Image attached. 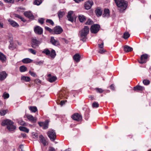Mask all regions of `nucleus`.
<instances>
[{"instance_id":"f257e3e1","label":"nucleus","mask_w":151,"mask_h":151,"mask_svg":"<svg viewBox=\"0 0 151 151\" xmlns=\"http://www.w3.org/2000/svg\"><path fill=\"white\" fill-rule=\"evenodd\" d=\"M89 31V28L87 26H84L83 28L79 32L80 38L81 40L84 42L87 39V36Z\"/></svg>"},{"instance_id":"f03ea898","label":"nucleus","mask_w":151,"mask_h":151,"mask_svg":"<svg viewBox=\"0 0 151 151\" xmlns=\"http://www.w3.org/2000/svg\"><path fill=\"white\" fill-rule=\"evenodd\" d=\"M119 10L122 12L125 10L127 6V2L124 0H114Z\"/></svg>"},{"instance_id":"7ed1b4c3","label":"nucleus","mask_w":151,"mask_h":151,"mask_svg":"<svg viewBox=\"0 0 151 151\" xmlns=\"http://www.w3.org/2000/svg\"><path fill=\"white\" fill-rule=\"evenodd\" d=\"M1 124L3 126L6 125L7 128L10 131H13L16 128V127L14 125V122L11 120L7 119L3 121Z\"/></svg>"},{"instance_id":"20e7f679","label":"nucleus","mask_w":151,"mask_h":151,"mask_svg":"<svg viewBox=\"0 0 151 151\" xmlns=\"http://www.w3.org/2000/svg\"><path fill=\"white\" fill-rule=\"evenodd\" d=\"M48 137L52 141L55 139L56 134L55 130L52 129H50L47 133Z\"/></svg>"},{"instance_id":"39448f33","label":"nucleus","mask_w":151,"mask_h":151,"mask_svg":"<svg viewBox=\"0 0 151 151\" xmlns=\"http://www.w3.org/2000/svg\"><path fill=\"white\" fill-rule=\"evenodd\" d=\"M41 43V42L35 38H32L31 46L34 48L38 47Z\"/></svg>"},{"instance_id":"423d86ee","label":"nucleus","mask_w":151,"mask_h":151,"mask_svg":"<svg viewBox=\"0 0 151 151\" xmlns=\"http://www.w3.org/2000/svg\"><path fill=\"white\" fill-rule=\"evenodd\" d=\"M100 28V26L99 25L94 24L90 28L91 32L93 33H96L99 30Z\"/></svg>"},{"instance_id":"0eeeda50","label":"nucleus","mask_w":151,"mask_h":151,"mask_svg":"<svg viewBox=\"0 0 151 151\" xmlns=\"http://www.w3.org/2000/svg\"><path fill=\"white\" fill-rule=\"evenodd\" d=\"M26 117L32 123H35L37 122V118L36 117H33L32 115L29 114H26L25 115Z\"/></svg>"},{"instance_id":"6e6552de","label":"nucleus","mask_w":151,"mask_h":151,"mask_svg":"<svg viewBox=\"0 0 151 151\" xmlns=\"http://www.w3.org/2000/svg\"><path fill=\"white\" fill-rule=\"evenodd\" d=\"M49 122L48 120H47L44 122H38V124L39 126L42 127L43 129H46L48 128Z\"/></svg>"},{"instance_id":"1a4fd4ad","label":"nucleus","mask_w":151,"mask_h":151,"mask_svg":"<svg viewBox=\"0 0 151 151\" xmlns=\"http://www.w3.org/2000/svg\"><path fill=\"white\" fill-rule=\"evenodd\" d=\"M73 119L77 121L81 120L82 119V116L78 113H75L71 116Z\"/></svg>"},{"instance_id":"9d476101","label":"nucleus","mask_w":151,"mask_h":151,"mask_svg":"<svg viewBox=\"0 0 151 151\" xmlns=\"http://www.w3.org/2000/svg\"><path fill=\"white\" fill-rule=\"evenodd\" d=\"M63 31V29L60 26H56L53 29V32L56 34H59Z\"/></svg>"},{"instance_id":"9b49d317","label":"nucleus","mask_w":151,"mask_h":151,"mask_svg":"<svg viewBox=\"0 0 151 151\" xmlns=\"http://www.w3.org/2000/svg\"><path fill=\"white\" fill-rule=\"evenodd\" d=\"M34 31L35 33L38 35H41L43 32L42 29L40 26H37L34 28Z\"/></svg>"},{"instance_id":"f8f14e48","label":"nucleus","mask_w":151,"mask_h":151,"mask_svg":"<svg viewBox=\"0 0 151 151\" xmlns=\"http://www.w3.org/2000/svg\"><path fill=\"white\" fill-rule=\"evenodd\" d=\"M93 4V2L92 1H88L85 4V7L86 9L88 10L91 7Z\"/></svg>"},{"instance_id":"ddd939ff","label":"nucleus","mask_w":151,"mask_h":151,"mask_svg":"<svg viewBox=\"0 0 151 151\" xmlns=\"http://www.w3.org/2000/svg\"><path fill=\"white\" fill-rule=\"evenodd\" d=\"M39 138L40 142L42 143L45 146L48 145V142L46 141L42 135H40Z\"/></svg>"},{"instance_id":"4468645a","label":"nucleus","mask_w":151,"mask_h":151,"mask_svg":"<svg viewBox=\"0 0 151 151\" xmlns=\"http://www.w3.org/2000/svg\"><path fill=\"white\" fill-rule=\"evenodd\" d=\"M24 15L29 19H33L34 18V16L30 11H26L24 12Z\"/></svg>"},{"instance_id":"2eb2a0df","label":"nucleus","mask_w":151,"mask_h":151,"mask_svg":"<svg viewBox=\"0 0 151 151\" xmlns=\"http://www.w3.org/2000/svg\"><path fill=\"white\" fill-rule=\"evenodd\" d=\"M147 57V55L146 54L141 55V57L140 60L139 61V63L142 64L146 63Z\"/></svg>"},{"instance_id":"dca6fc26","label":"nucleus","mask_w":151,"mask_h":151,"mask_svg":"<svg viewBox=\"0 0 151 151\" xmlns=\"http://www.w3.org/2000/svg\"><path fill=\"white\" fill-rule=\"evenodd\" d=\"M7 74L5 71H3L0 73V81H3L7 77Z\"/></svg>"},{"instance_id":"f3484780","label":"nucleus","mask_w":151,"mask_h":151,"mask_svg":"<svg viewBox=\"0 0 151 151\" xmlns=\"http://www.w3.org/2000/svg\"><path fill=\"white\" fill-rule=\"evenodd\" d=\"M50 42L53 45L55 46H57L59 45V42L58 40L55 39L54 37H51Z\"/></svg>"},{"instance_id":"a211bd4d","label":"nucleus","mask_w":151,"mask_h":151,"mask_svg":"<svg viewBox=\"0 0 151 151\" xmlns=\"http://www.w3.org/2000/svg\"><path fill=\"white\" fill-rule=\"evenodd\" d=\"M73 14V11H70L68 12V15H67V18L68 20L73 22L74 21V19L72 17V15Z\"/></svg>"},{"instance_id":"6ab92c4d","label":"nucleus","mask_w":151,"mask_h":151,"mask_svg":"<svg viewBox=\"0 0 151 151\" xmlns=\"http://www.w3.org/2000/svg\"><path fill=\"white\" fill-rule=\"evenodd\" d=\"M110 16V11L108 9H106L104 10V13L103 14L104 17L108 18Z\"/></svg>"},{"instance_id":"aec40b11","label":"nucleus","mask_w":151,"mask_h":151,"mask_svg":"<svg viewBox=\"0 0 151 151\" xmlns=\"http://www.w3.org/2000/svg\"><path fill=\"white\" fill-rule=\"evenodd\" d=\"M6 60V56L2 53L0 52V60L2 62H5Z\"/></svg>"},{"instance_id":"412c9836","label":"nucleus","mask_w":151,"mask_h":151,"mask_svg":"<svg viewBox=\"0 0 151 151\" xmlns=\"http://www.w3.org/2000/svg\"><path fill=\"white\" fill-rule=\"evenodd\" d=\"M73 58L75 61L78 62L80 60V56L78 54L76 53L73 56Z\"/></svg>"},{"instance_id":"4be33fe9","label":"nucleus","mask_w":151,"mask_h":151,"mask_svg":"<svg viewBox=\"0 0 151 151\" xmlns=\"http://www.w3.org/2000/svg\"><path fill=\"white\" fill-rule=\"evenodd\" d=\"M8 21L9 22L10 24L13 27H17L19 26V24L17 22L11 19H9Z\"/></svg>"},{"instance_id":"5701e85b","label":"nucleus","mask_w":151,"mask_h":151,"mask_svg":"<svg viewBox=\"0 0 151 151\" xmlns=\"http://www.w3.org/2000/svg\"><path fill=\"white\" fill-rule=\"evenodd\" d=\"M48 76H51V74H49ZM57 79V77L55 76H50L48 78V80L50 82H52L55 81Z\"/></svg>"},{"instance_id":"b1692460","label":"nucleus","mask_w":151,"mask_h":151,"mask_svg":"<svg viewBox=\"0 0 151 151\" xmlns=\"http://www.w3.org/2000/svg\"><path fill=\"white\" fill-rule=\"evenodd\" d=\"M133 49L132 47L127 45H125L124 47V50L127 52L131 51Z\"/></svg>"},{"instance_id":"393cba45","label":"nucleus","mask_w":151,"mask_h":151,"mask_svg":"<svg viewBox=\"0 0 151 151\" xmlns=\"http://www.w3.org/2000/svg\"><path fill=\"white\" fill-rule=\"evenodd\" d=\"M144 89V88L143 87L139 85L137 86H136L134 87V91H143Z\"/></svg>"},{"instance_id":"a878e982","label":"nucleus","mask_w":151,"mask_h":151,"mask_svg":"<svg viewBox=\"0 0 151 151\" xmlns=\"http://www.w3.org/2000/svg\"><path fill=\"white\" fill-rule=\"evenodd\" d=\"M32 60L29 58H25L22 60V62L24 63H28L32 62Z\"/></svg>"},{"instance_id":"bb28decb","label":"nucleus","mask_w":151,"mask_h":151,"mask_svg":"<svg viewBox=\"0 0 151 151\" xmlns=\"http://www.w3.org/2000/svg\"><path fill=\"white\" fill-rule=\"evenodd\" d=\"M21 80L26 82H29L30 80V78L29 77L22 76L21 77Z\"/></svg>"},{"instance_id":"cd10ccee","label":"nucleus","mask_w":151,"mask_h":151,"mask_svg":"<svg viewBox=\"0 0 151 151\" xmlns=\"http://www.w3.org/2000/svg\"><path fill=\"white\" fill-rule=\"evenodd\" d=\"M19 129L21 131L27 133L29 132V129L26 127L21 126L19 127Z\"/></svg>"},{"instance_id":"c85d7f7f","label":"nucleus","mask_w":151,"mask_h":151,"mask_svg":"<svg viewBox=\"0 0 151 151\" xmlns=\"http://www.w3.org/2000/svg\"><path fill=\"white\" fill-rule=\"evenodd\" d=\"M102 10L100 9H97L95 10V12L96 15L98 16H100L102 14Z\"/></svg>"},{"instance_id":"c756f323","label":"nucleus","mask_w":151,"mask_h":151,"mask_svg":"<svg viewBox=\"0 0 151 151\" xmlns=\"http://www.w3.org/2000/svg\"><path fill=\"white\" fill-rule=\"evenodd\" d=\"M56 54L55 50H52L50 52V54L49 55L51 58H54Z\"/></svg>"},{"instance_id":"7c9ffc66","label":"nucleus","mask_w":151,"mask_h":151,"mask_svg":"<svg viewBox=\"0 0 151 151\" xmlns=\"http://www.w3.org/2000/svg\"><path fill=\"white\" fill-rule=\"evenodd\" d=\"M42 52L43 53L45 54L46 55L49 56L50 54V51L47 49H44Z\"/></svg>"},{"instance_id":"2f4dec72","label":"nucleus","mask_w":151,"mask_h":151,"mask_svg":"<svg viewBox=\"0 0 151 151\" xmlns=\"http://www.w3.org/2000/svg\"><path fill=\"white\" fill-rule=\"evenodd\" d=\"M78 19L80 21L82 22L85 20L86 17L83 15H80L78 17Z\"/></svg>"},{"instance_id":"473e14b6","label":"nucleus","mask_w":151,"mask_h":151,"mask_svg":"<svg viewBox=\"0 0 151 151\" xmlns=\"http://www.w3.org/2000/svg\"><path fill=\"white\" fill-rule=\"evenodd\" d=\"M27 70V67L24 65L21 66L19 67V70L20 72H24L26 71Z\"/></svg>"},{"instance_id":"72a5a7b5","label":"nucleus","mask_w":151,"mask_h":151,"mask_svg":"<svg viewBox=\"0 0 151 151\" xmlns=\"http://www.w3.org/2000/svg\"><path fill=\"white\" fill-rule=\"evenodd\" d=\"M42 2V0H35L34 4L37 6L40 5Z\"/></svg>"},{"instance_id":"f704fd0d","label":"nucleus","mask_w":151,"mask_h":151,"mask_svg":"<svg viewBox=\"0 0 151 151\" xmlns=\"http://www.w3.org/2000/svg\"><path fill=\"white\" fill-rule=\"evenodd\" d=\"M7 112V110H6L1 109L0 110V115L1 116H4L6 114Z\"/></svg>"},{"instance_id":"c9c22d12","label":"nucleus","mask_w":151,"mask_h":151,"mask_svg":"<svg viewBox=\"0 0 151 151\" xmlns=\"http://www.w3.org/2000/svg\"><path fill=\"white\" fill-rule=\"evenodd\" d=\"M29 109L30 111L34 112H35L37 110V108L35 106H30Z\"/></svg>"},{"instance_id":"e433bc0d","label":"nucleus","mask_w":151,"mask_h":151,"mask_svg":"<svg viewBox=\"0 0 151 151\" xmlns=\"http://www.w3.org/2000/svg\"><path fill=\"white\" fill-rule=\"evenodd\" d=\"M65 14V12L64 11L59 12L58 13V15L59 18L60 19L62 18L63 16Z\"/></svg>"},{"instance_id":"4c0bfd02","label":"nucleus","mask_w":151,"mask_h":151,"mask_svg":"<svg viewBox=\"0 0 151 151\" xmlns=\"http://www.w3.org/2000/svg\"><path fill=\"white\" fill-rule=\"evenodd\" d=\"M46 22L47 23V24H49L53 25L54 24L53 21L52 20L50 19H47L46 20Z\"/></svg>"},{"instance_id":"58836bf2","label":"nucleus","mask_w":151,"mask_h":151,"mask_svg":"<svg viewBox=\"0 0 151 151\" xmlns=\"http://www.w3.org/2000/svg\"><path fill=\"white\" fill-rule=\"evenodd\" d=\"M15 16L16 17L18 18H19L22 21L24 22H25L26 21V20L24 19L22 17L20 16L18 14H15Z\"/></svg>"},{"instance_id":"ea45409f","label":"nucleus","mask_w":151,"mask_h":151,"mask_svg":"<svg viewBox=\"0 0 151 151\" xmlns=\"http://www.w3.org/2000/svg\"><path fill=\"white\" fill-rule=\"evenodd\" d=\"M34 63H35L36 65H41L43 64V61H34Z\"/></svg>"},{"instance_id":"a19ab883","label":"nucleus","mask_w":151,"mask_h":151,"mask_svg":"<svg viewBox=\"0 0 151 151\" xmlns=\"http://www.w3.org/2000/svg\"><path fill=\"white\" fill-rule=\"evenodd\" d=\"M129 33L128 32H126L124 34L123 37L125 39H127L129 37Z\"/></svg>"},{"instance_id":"79ce46f5","label":"nucleus","mask_w":151,"mask_h":151,"mask_svg":"<svg viewBox=\"0 0 151 151\" xmlns=\"http://www.w3.org/2000/svg\"><path fill=\"white\" fill-rule=\"evenodd\" d=\"M28 51L31 52V53L34 54V55H35L36 53V51L35 50H33L32 49L30 48L28 50Z\"/></svg>"},{"instance_id":"37998d69","label":"nucleus","mask_w":151,"mask_h":151,"mask_svg":"<svg viewBox=\"0 0 151 151\" xmlns=\"http://www.w3.org/2000/svg\"><path fill=\"white\" fill-rule=\"evenodd\" d=\"M38 136L37 133L34 132L32 133V137L33 139H37L38 138Z\"/></svg>"},{"instance_id":"c03bdc74","label":"nucleus","mask_w":151,"mask_h":151,"mask_svg":"<svg viewBox=\"0 0 151 151\" xmlns=\"http://www.w3.org/2000/svg\"><path fill=\"white\" fill-rule=\"evenodd\" d=\"M8 37L9 40V42L10 43H12L13 40L12 35L11 34H9L8 36Z\"/></svg>"},{"instance_id":"a18cd8bd","label":"nucleus","mask_w":151,"mask_h":151,"mask_svg":"<svg viewBox=\"0 0 151 151\" xmlns=\"http://www.w3.org/2000/svg\"><path fill=\"white\" fill-rule=\"evenodd\" d=\"M95 89L98 93H101L104 91V90L101 88H96Z\"/></svg>"},{"instance_id":"49530a36","label":"nucleus","mask_w":151,"mask_h":151,"mask_svg":"<svg viewBox=\"0 0 151 151\" xmlns=\"http://www.w3.org/2000/svg\"><path fill=\"white\" fill-rule=\"evenodd\" d=\"M99 42H101V44H99L98 46L99 49L103 48L104 47V42H102L101 40H99Z\"/></svg>"},{"instance_id":"de8ad7c7","label":"nucleus","mask_w":151,"mask_h":151,"mask_svg":"<svg viewBox=\"0 0 151 151\" xmlns=\"http://www.w3.org/2000/svg\"><path fill=\"white\" fill-rule=\"evenodd\" d=\"M29 73L32 76L35 77H37V75L36 73L33 72L30 70L29 72Z\"/></svg>"},{"instance_id":"09e8293b","label":"nucleus","mask_w":151,"mask_h":151,"mask_svg":"<svg viewBox=\"0 0 151 151\" xmlns=\"http://www.w3.org/2000/svg\"><path fill=\"white\" fill-rule=\"evenodd\" d=\"M45 29L46 30L49 31L50 33H53V30L51 29V28H50L48 27H45Z\"/></svg>"},{"instance_id":"8fccbe9b","label":"nucleus","mask_w":151,"mask_h":151,"mask_svg":"<svg viewBox=\"0 0 151 151\" xmlns=\"http://www.w3.org/2000/svg\"><path fill=\"white\" fill-rule=\"evenodd\" d=\"M143 83L145 85H147L149 84L150 81L148 80H144L143 81Z\"/></svg>"},{"instance_id":"3c124183","label":"nucleus","mask_w":151,"mask_h":151,"mask_svg":"<svg viewBox=\"0 0 151 151\" xmlns=\"http://www.w3.org/2000/svg\"><path fill=\"white\" fill-rule=\"evenodd\" d=\"M106 51V50L104 48L99 49V52L101 54H102Z\"/></svg>"},{"instance_id":"603ef678","label":"nucleus","mask_w":151,"mask_h":151,"mask_svg":"<svg viewBox=\"0 0 151 151\" xmlns=\"http://www.w3.org/2000/svg\"><path fill=\"white\" fill-rule=\"evenodd\" d=\"M4 1L7 3H13L14 1V0H4Z\"/></svg>"},{"instance_id":"864d4df0","label":"nucleus","mask_w":151,"mask_h":151,"mask_svg":"<svg viewBox=\"0 0 151 151\" xmlns=\"http://www.w3.org/2000/svg\"><path fill=\"white\" fill-rule=\"evenodd\" d=\"M93 23V21L90 19H88L87 21L86 22V24L91 25Z\"/></svg>"},{"instance_id":"5fc2aeb1","label":"nucleus","mask_w":151,"mask_h":151,"mask_svg":"<svg viewBox=\"0 0 151 151\" xmlns=\"http://www.w3.org/2000/svg\"><path fill=\"white\" fill-rule=\"evenodd\" d=\"M38 22L41 24H42L44 22V19L43 18H41L38 19Z\"/></svg>"},{"instance_id":"6e6d98bb","label":"nucleus","mask_w":151,"mask_h":151,"mask_svg":"<svg viewBox=\"0 0 151 151\" xmlns=\"http://www.w3.org/2000/svg\"><path fill=\"white\" fill-rule=\"evenodd\" d=\"M3 96L4 99L8 98L9 97V95L8 93H4L3 95Z\"/></svg>"},{"instance_id":"4d7b16f0","label":"nucleus","mask_w":151,"mask_h":151,"mask_svg":"<svg viewBox=\"0 0 151 151\" xmlns=\"http://www.w3.org/2000/svg\"><path fill=\"white\" fill-rule=\"evenodd\" d=\"M99 106V104L97 102L93 103L92 104V106L93 107H98Z\"/></svg>"},{"instance_id":"13d9d810","label":"nucleus","mask_w":151,"mask_h":151,"mask_svg":"<svg viewBox=\"0 0 151 151\" xmlns=\"http://www.w3.org/2000/svg\"><path fill=\"white\" fill-rule=\"evenodd\" d=\"M34 81L37 84H39L41 83V81L38 79H36Z\"/></svg>"},{"instance_id":"bf43d9fd","label":"nucleus","mask_w":151,"mask_h":151,"mask_svg":"<svg viewBox=\"0 0 151 151\" xmlns=\"http://www.w3.org/2000/svg\"><path fill=\"white\" fill-rule=\"evenodd\" d=\"M19 123L21 125L23 126L25 124V122L22 119H21L19 121Z\"/></svg>"},{"instance_id":"052dcab7","label":"nucleus","mask_w":151,"mask_h":151,"mask_svg":"<svg viewBox=\"0 0 151 151\" xmlns=\"http://www.w3.org/2000/svg\"><path fill=\"white\" fill-rule=\"evenodd\" d=\"M24 146L23 145H20L19 146V150L20 151H23V148Z\"/></svg>"},{"instance_id":"680f3d73","label":"nucleus","mask_w":151,"mask_h":151,"mask_svg":"<svg viewBox=\"0 0 151 151\" xmlns=\"http://www.w3.org/2000/svg\"><path fill=\"white\" fill-rule=\"evenodd\" d=\"M55 149L52 147H49V151H55Z\"/></svg>"},{"instance_id":"e2e57ef3","label":"nucleus","mask_w":151,"mask_h":151,"mask_svg":"<svg viewBox=\"0 0 151 151\" xmlns=\"http://www.w3.org/2000/svg\"><path fill=\"white\" fill-rule=\"evenodd\" d=\"M83 0H74V1L76 3H78L81 1H83Z\"/></svg>"},{"instance_id":"0e129e2a","label":"nucleus","mask_w":151,"mask_h":151,"mask_svg":"<svg viewBox=\"0 0 151 151\" xmlns=\"http://www.w3.org/2000/svg\"><path fill=\"white\" fill-rule=\"evenodd\" d=\"M21 135L23 138H25L26 137V134L25 133H22L21 134Z\"/></svg>"},{"instance_id":"69168bd1","label":"nucleus","mask_w":151,"mask_h":151,"mask_svg":"<svg viewBox=\"0 0 151 151\" xmlns=\"http://www.w3.org/2000/svg\"><path fill=\"white\" fill-rule=\"evenodd\" d=\"M65 104V101H61L60 103V104L61 106H62Z\"/></svg>"},{"instance_id":"338daca9","label":"nucleus","mask_w":151,"mask_h":151,"mask_svg":"<svg viewBox=\"0 0 151 151\" xmlns=\"http://www.w3.org/2000/svg\"><path fill=\"white\" fill-rule=\"evenodd\" d=\"M110 88L112 90H114V87L113 85H111L110 86Z\"/></svg>"},{"instance_id":"774afa93","label":"nucleus","mask_w":151,"mask_h":151,"mask_svg":"<svg viewBox=\"0 0 151 151\" xmlns=\"http://www.w3.org/2000/svg\"><path fill=\"white\" fill-rule=\"evenodd\" d=\"M12 43H10V45L9 46V49H11V50H13V49H12V45H11V44H12Z\"/></svg>"}]
</instances>
